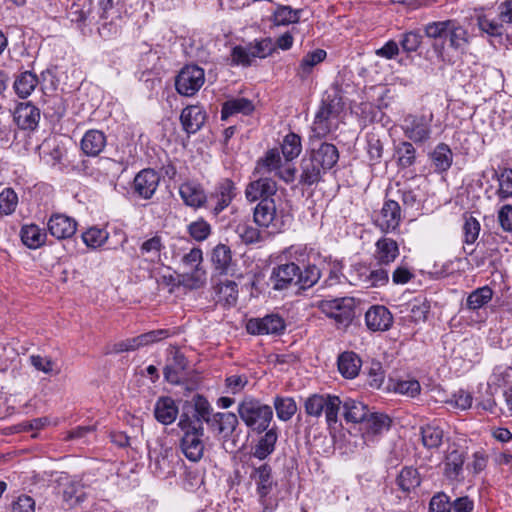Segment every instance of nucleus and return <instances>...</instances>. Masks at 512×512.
<instances>
[{
    "label": "nucleus",
    "mask_w": 512,
    "mask_h": 512,
    "mask_svg": "<svg viewBox=\"0 0 512 512\" xmlns=\"http://www.w3.org/2000/svg\"><path fill=\"white\" fill-rule=\"evenodd\" d=\"M274 407L277 417L282 421L290 420L297 411V405L290 397H276Z\"/></svg>",
    "instance_id": "nucleus-48"
},
{
    "label": "nucleus",
    "mask_w": 512,
    "mask_h": 512,
    "mask_svg": "<svg viewBox=\"0 0 512 512\" xmlns=\"http://www.w3.org/2000/svg\"><path fill=\"white\" fill-rule=\"evenodd\" d=\"M433 114L407 115L403 120L402 129L404 135L415 144L428 141L431 138Z\"/></svg>",
    "instance_id": "nucleus-8"
},
{
    "label": "nucleus",
    "mask_w": 512,
    "mask_h": 512,
    "mask_svg": "<svg viewBox=\"0 0 512 512\" xmlns=\"http://www.w3.org/2000/svg\"><path fill=\"white\" fill-rule=\"evenodd\" d=\"M421 386L415 379L399 381L395 385V391L409 397H415L420 393Z\"/></svg>",
    "instance_id": "nucleus-64"
},
{
    "label": "nucleus",
    "mask_w": 512,
    "mask_h": 512,
    "mask_svg": "<svg viewBox=\"0 0 512 512\" xmlns=\"http://www.w3.org/2000/svg\"><path fill=\"white\" fill-rule=\"evenodd\" d=\"M18 203L17 194L11 188H6L0 193V212L9 215L16 209Z\"/></svg>",
    "instance_id": "nucleus-57"
},
{
    "label": "nucleus",
    "mask_w": 512,
    "mask_h": 512,
    "mask_svg": "<svg viewBox=\"0 0 512 512\" xmlns=\"http://www.w3.org/2000/svg\"><path fill=\"white\" fill-rule=\"evenodd\" d=\"M420 434L422 444L427 449L439 448L443 442L444 431L439 425L435 423H429L421 426Z\"/></svg>",
    "instance_id": "nucleus-36"
},
{
    "label": "nucleus",
    "mask_w": 512,
    "mask_h": 512,
    "mask_svg": "<svg viewBox=\"0 0 512 512\" xmlns=\"http://www.w3.org/2000/svg\"><path fill=\"white\" fill-rule=\"evenodd\" d=\"M238 425V417L232 412L212 413L209 423L210 428L224 440H228L235 435Z\"/></svg>",
    "instance_id": "nucleus-17"
},
{
    "label": "nucleus",
    "mask_w": 512,
    "mask_h": 512,
    "mask_svg": "<svg viewBox=\"0 0 512 512\" xmlns=\"http://www.w3.org/2000/svg\"><path fill=\"white\" fill-rule=\"evenodd\" d=\"M183 436L180 440V448L184 456L191 462H198L204 455L205 444L204 431L181 430Z\"/></svg>",
    "instance_id": "nucleus-13"
},
{
    "label": "nucleus",
    "mask_w": 512,
    "mask_h": 512,
    "mask_svg": "<svg viewBox=\"0 0 512 512\" xmlns=\"http://www.w3.org/2000/svg\"><path fill=\"white\" fill-rule=\"evenodd\" d=\"M211 231V225L203 218H199L187 226L188 234L197 242L206 240L210 236Z\"/></svg>",
    "instance_id": "nucleus-52"
},
{
    "label": "nucleus",
    "mask_w": 512,
    "mask_h": 512,
    "mask_svg": "<svg viewBox=\"0 0 512 512\" xmlns=\"http://www.w3.org/2000/svg\"><path fill=\"white\" fill-rule=\"evenodd\" d=\"M452 504L450 503L449 497L443 493L435 494L429 502L430 512H451Z\"/></svg>",
    "instance_id": "nucleus-62"
},
{
    "label": "nucleus",
    "mask_w": 512,
    "mask_h": 512,
    "mask_svg": "<svg viewBox=\"0 0 512 512\" xmlns=\"http://www.w3.org/2000/svg\"><path fill=\"white\" fill-rule=\"evenodd\" d=\"M361 369V359L359 356L352 352H343L338 357V370L347 379L355 378Z\"/></svg>",
    "instance_id": "nucleus-34"
},
{
    "label": "nucleus",
    "mask_w": 512,
    "mask_h": 512,
    "mask_svg": "<svg viewBox=\"0 0 512 512\" xmlns=\"http://www.w3.org/2000/svg\"><path fill=\"white\" fill-rule=\"evenodd\" d=\"M341 407L343 409V417L348 423L361 424L369 413L367 405L351 398L341 401Z\"/></svg>",
    "instance_id": "nucleus-31"
},
{
    "label": "nucleus",
    "mask_w": 512,
    "mask_h": 512,
    "mask_svg": "<svg viewBox=\"0 0 512 512\" xmlns=\"http://www.w3.org/2000/svg\"><path fill=\"white\" fill-rule=\"evenodd\" d=\"M316 164L310 157L302 160L300 183L311 186L321 180L322 173H325L326 170Z\"/></svg>",
    "instance_id": "nucleus-38"
},
{
    "label": "nucleus",
    "mask_w": 512,
    "mask_h": 512,
    "mask_svg": "<svg viewBox=\"0 0 512 512\" xmlns=\"http://www.w3.org/2000/svg\"><path fill=\"white\" fill-rule=\"evenodd\" d=\"M401 208L397 201L386 200L373 215V222L383 233H394L401 222Z\"/></svg>",
    "instance_id": "nucleus-9"
},
{
    "label": "nucleus",
    "mask_w": 512,
    "mask_h": 512,
    "mask_svg": "<svg viewBox=\"0 0 512 512\" xmlns=\"http://www.w3.org/2000/svg\"><path fill=\"white\" fill-rule=\"evenodd\" d=\"M179 413L175 401L168 396L158 398L154 407V416L163 425L172 424Z\"/></svg>",
    "instance_id": "nucleus-28"
},
{
    "label": "nucleus",
    "mask_w": 512,
    "mask_h": 512,
    "mask_svg": "<svg viewBox=\"0 0 512 512\" xmlns=\"http://www.w3.org/2000/svg\"><path fill=\"white\" fill-rule=\"evenodd\" d=\"M286 328L285 321L276 314L262 318H251L246 323V330L251 335H280Z\"/></svg>",
    "instance_id": "nucleus-10"
},
{
    "label": "nucleus",
    "mask_w": 512,
    "mask_h": 512,
    "mask_svg": "<svg viewBox=\"0 0 512 512\" xmlns=\"http://www.w3.org/2000/svg\"><path fill=\"white\" fill-rule=\"evenodd\" d=\"M237 412L246 427L257 434L266 431L273 419L272 407L253 397H245L238 404Z\"/></svg>",
    "instance_id": "nucleus-3"
},
{
    "label": "nucleus",
    "mask_w": 512,
    "mask_h": 512,
    "mask_svg": "<svg viewBox=\"0 0 512 512\" xmlns=\"http://www.w3.org/2000/svg\"><path fill=\"white\" fill-rule=\"evenodd\" d=\"M181 283L190 289H198L206 282V271L201 267L191 268L181 275Z\"/></svg>",
    "instance_id": "nucleus-51"
},
{
    "label": "nucleus",
    "mask_w": 512,
    "mask_h": 512,
    "mask_svg": "<svg viewBox=\"0 0 512 512\" xmlns=\"http://www.w3.org/2000/svg\"><path fill=\"white\" fill-rule=\"evenodd\" d=\"M493 290L488 286H483L472 291L466 300V306L470 310H478L491 301Z\"/></svg>",
    "instance_id": "nucleus-42"
},
{
    "label": "nucleus",
    "mask_w": 512,
    "mask_h": 512,
    "mask_svg": "<svg viewBox=\"0 0 512 512\" xmlns=\"http://www.w3.org/2000/svg\"><path fill=\"white\" fill-rule=\"evenodd\" d=\"M299 273L300 267L293 262L278 265L273 269L270 277L273 289L283 290L292 283L297 285Z\"/></svg>",
    "instance_id": "nucleus-20"
},
{
    "label": "nucleus",
    "mask_w": 512,
    "mask_h": 512,
    "mask_svg": "<svg viewBox=\"0 0 512 512\" xmlns=\"http://www.w3.org/2000/svg\"><path fill=\"white\" fill-rule=\"evenodd\" d=\"M254 109L255 107L251 100L244 97L232 98L223 103L221 119L226 120L228 117L237 113L250 115Z\"/></svg>",
    "instance_id": "nucleus-32"
},
{
    "label": "nucleus",
    "mask_w": 512,
    "mask_h": 512,
    "mask_svg": "<svg viewBox=\"0 0 512 512\" xmlns=\"http://www.w3.org/2000/svg\"><path fill=\"white\" fill-rule=\"evenodd\" d=\"M289 215L278 210L274 199H262L253 210V221L259 228L281 232L286 226Z\"/></svg>",
    "instance_id": "nucleus-5"
},
{
    "label": "nucleus",
    "mask_w": 512,
    "mask_h": 512,
    "mask_svg": "<svg viewBox=\"0 0 512 512\" xmlns=\"http://www.w3.org/2000/svg\"><path fill=\"white\" fill-rule=\"evenodd\" d=\"M163 249V243L160 236H153L144 241L140 247L141 255H148L151 261L159 259L160 252Z\"/></svg>",
    "instance_id": "nucleus-56"
},
{
    "label": "nucleus",
    "mask_w": 512,
    "mask_h": 512,
    "mask_svg": "<svg viewBox=\"0 0 512 512\" xmlns=\"http://www.w3.org/2000/svg\"><path fill=\"white\" fill-rule=\"evenodd\" d=\"M105 146L106 136L100 130H88L81 140V149L88 156L99 155Z\"/></svg>",
    "instance_id": "nucleus-30"
},
{
    "label": "nucleus",
    "mask_w": 512,
    "mask_h": 512,
    "mask_svg": "<svg viewBox=\"0 0 512 512\" xmlns=\"http://www.w3.org/2000/svg\"><path fill=\"white\" fill-rule=\"evenodd\" d=\"M498 181L496 195L499 201H506L512 197V169L504 168L500 173H494Z\"/></svg>",
    "instance_id": "nucleus-43"
},
{
    "label": "nucleus",
    "mask_w": 512,
    "mask_h": 512,
    "mask_svg": "<svg viewBox=\"0 0 512 512\" xmlns=\"http://www.w3.org/2000/svg\"><path fill=\"white\" fill-rule=\"evenodd\" d=\"M430 158L435 167V171L445 172L452 165L453 154L447 144L440 143L432 151Z\"/></svg>",
    "instance_id": "nucleus-37"
},
{
    "label": "nucleus",
    "mask_w": 512,
    "mask_h": 512,
    "mask_svg": "<svg viewBox=\"0 0 512 512\" xmlns=\"http://www.w3.org/2000/svg\"><path fill=\"white\" fill-rule=\"evenodd\" d=\"M213 408L201 394H195L182 405L178 427L180 430L204 431L203 423L209 425Z\"/></svg>",
    "instance_id": "nucleus-2"
},
{
    "label": "nucleus",
    "mask_w": 512,
    "mask_h": 512,
    "mask_svg": "<svg viewBox=\"0 0 512 512\" xmlns=\"http://www.w3.org/2000/svg\"><path fill=\"white\" fill-rule=\"evenodd\" d=\"M21 239L28 248L36 249L45 243L46 233L37 225H27L21 229Z\"/></svg>",
    "instance_id": "nucleus-41"
},
{
    "label": "nucleus",
    "mask_w": 512,
    "mask_h": 512,
    "mask_svg": "<svg viewBox=\"0 0 512 512\" xmlns=\"http://www.w3.org/2000/svg\"><path fill=\"white\" fill-rule=\"evenodd\" d=\"M237 235L243 243L250 245L262 241V234L259 228L252 226L247 222H241L235 229Z\"/></svg>",
    "instance_id": "nucleus-49"
},
{
    "label": "nucleus",
    "mask_w": 512,
    "mask_h": 512,
    "mask_svg": "<svg viewBox=\"0 0 512 512\" xmlns=\"http://www.w3.org/2000/svg\"><path fill=\"white\" fill-rule=\"evenodd\" d=\"M281 150L287 161H291L298 157L302 150L300 136L295 133L287 134L283 139Z\"/></svg>",
    "instance_id": "nucleus-47"
},
{
    "label": "nucleus",
    "mask_w": 512,
    "mask_h": 512,
    "mask_svg": "<svg viewBox=\"0 0 512 512\" xmlns=\"http://www.w3.org/2000/svg\"><path fill=\"white\" fill-rule=\"evenodd\" d=\"M160 182L159 174L153 169H143L134 178L133 191L143 199H151Z\"/></svg>",
    "instance_id": "nucleus-16"
},
{
    "label": "nucleus",
    "mask_w": 512,
    "mask_h": 512,
    "mask_svg": "<svg viewBox=\"0 0 512 512\" xmlns=\"http://www.w3.org/2000/svg\"><path fill=\"white\" fill-rule=\"evenodd\" d=\"M278 190L277 182L268 176L250 182L245 189V197L249 202L262 199H273Z\"/></svg>",
    "instance_id": "nucleus-14"
},
{
    "label": "nucleus",
    "mask_w": 512,
    "mask_h": 512,
    "mask_svg": "<svg viewBox=\"0 0 512 512\" xmlns=\"http://www.w3.org/2000/svg\"><path fill=\"white\" fill-rule=\"evenodd\" d=\"M187 366L186 357L179 350H175L164 368L165 379L169 383L179 384L185 378Z\"/></svg>",
    "instance_id": "nucleus-26"
},
{
    "label": "nucleus",
    "mask_w": 512,
    "mask_h": 512,
    "mask_svg": "<svg viewBox=\"0 0 512 512\" xmlns=\"http://www.w3.org/2000/svg\"><path fill=\"white\" fill-rule=\"evenodd\" d=\"M389 281V271L381 266L380 268L370 270L365 278V282L370 287H382Z\"/></svg>",
    "instance_id": "nucleus-60"
},
{
    "label": "nucleus",
    "mask_w": 512,
    "mask_h": 512,
    "mask_svg": "<svg viewBox=\"0 0 512 512\" xmlns=\"http://www.w3.org/2000/svg\"><path fill=\"white\" fill-rule=\"evenodd\" d=\"M422 35L419 30H412L402 34L400 45L404 52L411 53L417 51L422 43Z\"/></svg>",
    "instance_id": "nucleus-55"
},
{
    "label": "nucleus",
    "mask_w": 512,
    "mask_h": 512,
    "mask_svg": "<svg viewBox=\"0 0 512 512\" xmlns=\"http://www.w3.org/2000/svg\"><path fill=\"white\" fill-rule=\"evenodd\" d=\"M249 47L254 58H265L275 50V45L271 38H264Z\"/></svg>",
    "instance_id": "nucleus-63"
},
{
    "label": "nucleus",
    "mask_w": 512,
    "mask_h": 512,
    "mask_svg": "<svg viewBox=\"0 0 512 512\" xmlns=\"http://www.w3.org/2000/svg\"><path fill=\"white\" fill-rule=\"evenodd\" d=\"M464 243L474 244L480 233V223L472 215L464 216Z\"/></svg>",
    "instance_id": "nucleus-54"
},
{
    "label": "nucleus",
    "mask_w": 512,
    "mask_h": 512,
    "mask_svg": "<svg viewBox=\"0 0 512 512\" xmlns=\"http://www.w3.org/2000/svg\"><path fill=\"white\" fill-rule=\"evenodd\" d=\"M264 432V435L260 437L252 451V456L260 461L265 460L274 452L278 441V429L276 426L267 428Z\"/></svg>",
    "instance_id": "nucleus-27"
},
{
    "label": "nucleus",
    "mask_w": 512,
    "mask_h": 512,
    "mask_svg": "<svg viewBox=\"0 0 512 512\" xmlns=\"http://www.w3.org/2000/svg\"><path fill=\"white\" fill-rule=\"evenodd\" d=\"M464 455L463 452L457 448L448 451L445 457V475L449 479H456L463 468Z\"/></svg>",
    "instance_id": "nucleus-39"
},
{
    "label": "nucleus",
    "mask_w": 512,
    "mask_h": 512,
    "mask_svg": "<svg viewBox=\"0 0 512 512\" xmlns=\"http://www.w3.org/2000/svg\"><path fill=\"white\" fill-rule=\"evenodd\" d=\"M304 407L305 412L312 417L319 418L324 412L329 428H334L338 423L341 399L336 395L313 394L305 400Z\"/></svg>",
    "instance_id": "nucleus-4"
},
{
    "label": "nucleus",
    "mask_w": 512,
    "mask_h": 512,
    "mask_svg": "<svg viewBox=\"0 0 512 512\" xmlns=\"http://www.w3.org/2000/svg\"><path fill=\"white\" fill-rule=\"evenodd\" d=\"M391 419L381 413H371L367 415L361 423L362 437L365 444L373 442L375 438L384 431L389 430Z\"/></svg>",
    "instance_id": "nucleus-15"
},
{
    "label": "nucleus",
    "mask_w": 512,
    "mask_h": 512,
    "mask_svg": "<svg viewBox=\"0 0 512 512\" xmlns=\"http://www.w3.org/2000/svg\"><path fill=\"white\" fill-rule=\"evenodd\" d=\"M108 232L97 227L89 228L82 234L83 242L90 248L101 247L108 240Z\"/></svg>",
    "instance_id": "nucleus-53"
},
{
    "label": "nucleus",
    "mask_w": 512,
    "mask_h": 512,
    "mask_svg": "<svg viewBox=\"0 0 512 512\" xmlns=\"http://www.w3.org/2000/svg\"><path fill=\"white\" fill-rule=\"evenodd\" d=\"M302 9H293L289 5L279 4L270 17L274 26H288L299 22Z\"/></svg>",
    "instance_id": "nucleus-33"
},
{
    "label": "nucleus",
    "mask_w": 512,
    "mask_h": 512,
    "mask_svg": "<svg viewBox=\"0 0 512 512\" xmlns=\"http://www.w3.org/2000/svg\"><path fill=\"white\" fill-rule=\"evenodd\" d=\"M365 322L372 331H386L391 327L393 317L385 306L375 305L366 312Z\"/></svg>",
    "instance_id": "nucleus-23"
},
{
    "label": "nucleus",
    "mask_w": 512,
    "mask_h": 512,
    "mask_svg": "<svg viewBox=\"0 0 512 512\" xmlns=\"http://www.w3.org/2000/svg\"><path fill=\"white\" fill-rule=\"evenodd\" d=\"M326 51L323 49H316L307 53L299 64L298 74L301 78H305L318 63L326 58Z\"/></svg>",
    "instance_id": "nucleus-46"
},
{
    "label": "nucleus",
    "mask_w": 512,
    "mask_h": 512,
    "mask_svg": "<svg viewBox=\"0 0 512 512\" xmlns=\"http://www.w3.org/2000/svg\"><path fill=\"white\" fill-rule=\"evenodd\" d=\"M478 25L483 32L491 36H501L504 33V23L500 20L489 19L483 16L479 17Z\"/></svg>",
    "instance_id": "nucleus-59"
},
{
    "label": "nucleus",
    "mask_w": 512,
    "mask_h": 512,
    "mask_svg": "<svg viewBox=\"0 0 512 512\" xmlns=\"http://www.w3.org/2000/svg\"><path fill=\"white\" fill-rule=\"evenodd\" d=\"M205 82V71L198 65H186L175 78L176 91L183 96H194Z\"/></svg>",
    "instance_id": "nucleus-7"
},
{
    "label": "nucleus",
    "mask_w": 512,
    "mask_h": 512,
    "mask_svg": "<svg viewBox=\"0 0 512 512\" xmlns=\"http://www.w3.org/2000/svg\"><path fill=\"white\" fill-rule=\"evenodd\" d=\"M398 164L402 168H408L415 163L416 150L411 142H400L396 148Z\"/></svg>",
    "instance_id": "nucleus-50"
},
{
    "label": "nucleus",
    "mask_w": 512,
    "mask_h": 512,
    "mask_svg": "<svg viewBox=\"0 0 512 512\" xmlns=\"http://www.w3.org/2000/svg\"><path fill=\"white\" fill-rule=\"evenodd\" d=\"M449 41V46L463 52L468 44V31L458 21L449 20L444 38Z\"/></svg>",
    "instance_id": "nucleus-29"
},
{
    "label": "nucleus",
    "mask_w": 512,
    "mask_h": 512,
    "mask_svg": "<svg viewBox=\"0 0 512 512\" xmlns=\"http://www.w3.org/2000/svg\"><path fill=\"white\" fill-rule=\"evenodd\" d=\"M40 120V110L31 102L19 103L14 111V121L22 130H34Z\"/></svg>",
    "instance_id": "nucleus-21"
},
{
    "label": "nucleus",
    "mask_w": 512,
    "mask_h": 512,
    "mask_svg": "<svg viewBox=\"0 0 512 512\" xmlns=\"http://www.w3.org/2000/svg\"><path fill=\"white\" fill-rule=\"evenodd\" d=\"M310 158L313 159L324 170H330L338 162L339 152L334 144L321 142L318 140H310Z\"/></svg>",
    "instance_id": "nucleus-12"
},
{
    "label": "nucleus",
    "mask_w": 512,
    "mask_h": 512,
    "mask_svg": "<svg viewBox=\"0 0 512 512\" xmlns=\"http://www.w3.org/2000/svg\"><path fill=\"white\" fill-rule=\"evenodd\" d=\"M48 230L57 239L72 237L77 229L76 221L64 214H54L48 221Z\"/></svg>",
    "instance_id": "nucleus-24"
},
{
    "label": "nucleus",
    "mask_w": 512,
    "mask_h": 512,
    "mask_svg": "<svg viewBox=\"0 0 512 512\" xmlns=\"http://www.w3.org/2000/svg\"><path fill=\"white\" fill-rule=\"evenodd\" d=\"M311 139L319 140L337 129V116L330 106H322L315 115Z\"/></svg>",
    "instance_id": "nucleus-18"
},
{
    "label": "nucleus",
    "mask_w": 512,
    "mask_h": 512,
    "mask_svg": "<svg viewBox=\"0 0 512 512\" xmlns=\"http://www.w3.org/2000/svg\"><path fill=\"white\" fill-rule=\"evenodd\" d=\"M250 47L235 46L231 51V63L233 65L250 66L252 59Z\"/></svg>",
    "instance_id": "nucleus-61"
},
{
    "label": "nucleus",
    "mask_w": 512,
    "mask_h": 512,
    "mask_svg": "<svg viewBox=\"0 0 512 512\" xmlns=\"http://www.w3.org/2000/svg\"><path fill=\"white\" fill-rule=\"evenodd\" d=\"M249 477L255 484L262 512H274L278 507L279 498L278 483L273 478L271 466L267 463L252 465Z\"/></svg>",
    "instance_id": "nucleus-1"
},
{
    "label": "nucleus",
    "mask_w": 512,
    "mask_h": 512,
    "mask_svg": "<svg viewBox=\"0 0 512 512\" xmlns=\"http://www.w3.org/2000/svg\"><path fill=\"white\" fill-rule=\"evenodd\" d=\"M281 167V157L277 150H269L265 157L258 161L257 169L261 171L265 169L267 172H277Z\"/></svg>",
    "instance_id": "nucleus-58"
},
{
    "label": "nucleus",
    "mask_w": 512,
    "mask_h": 512,
    "mask_svg": "<svg viewBox=\"0 0 512 512\" xmlns=\"http://www.w3.org/2000/svg\"><path fill=\"white\" fill-rule=\"evenodd\" d=\"M212 264L219 274H228L232 266V252L225 244H218L212 251Z\"/></svg>",
    "instance_id": "nucleus-35"
},
{
    "label": "nucleus",
    "mask_w": 512,
    "mask_h": 512,
    "mask_svg": "<svg viewBox=\"0 0 512 512\" xmlns=\"http://www.w3.org/2000/svg\"><path fill=\"white\" fill-rule=\"evenodd\" d=\"M179 194L185 205L194 209L207 208L208 196L199 183L193 181L182 183L179 187Z\"/></svg>",
    "instance_id": "nucleus-19"
},
{
    "label": "nucleus",
    "mask_w": 512,
    "mask_h": 512,
    "mask_svg": "<svg viewBox=\"0 0 512 512\" xmlns=\"http://www.w3.org/2000/svg\"><path fill=\"white\" fill-rule=\"evenodd\" d=\"M206 120L205 111L197 105L185 107L180 115V122L187 134L198 132Z\"/></svg>",
    "instance_id": "nucleus-25"
},
{
    "label": "nucleus",
    "mask_w": 512,
    "mask_h": 512,
    "mask_svg": "<svg viewBox=\"0 0 512 512\" xmlns=\"http://www.w3.org/2000/svg\"><path fill=\"white\" fill-rule=\"evenodd\" d=\"M322 274V269L315 264H307L297 278V285L301 288H310L318 282Z\"/></svg>",
    "instance_id": "nucleus-45"
},
{
    "label": "nucleus",
    "mask_w": 512,
    "mask_h": 512,
    "mask_svg": "<svg viewBox=\"0 0 512 512\" xmlns=\"http://www.w3.org/2000/svg\"><path fill=\"white\" fill-rule=\"evenodd\" d=\"M399 254V245L394 239L383 236L376 241L373 257L380 266L391 264Z\"/></svg>",
    "instance_id": "nucleus-22"
},
{
    "label": "nucleus",
    "mask_w": 512,
    "mask_h": 512,
    "mask_svg": "<svg viewBox=\"0 0 512 512\" xmlns=\"http://www.w3.org/2000/svg\"><path fill=\"white\" fill-rule=\"evenodd\" d=\"M317 307L339 327H347L355 317V301L350 297L324 299L317 303Z\"/></svg>",
    "instance_id": "nucleus-6"
},
{
    "label": "nucleus",
    "mask_w": 512,
    "mask_h": 512,
    "mask_svg": "<svg viewBox=\"0 0 512 512\" xmlns=\"http://www.w3.org/2000/svg\"><path fill=\"white\" fill-rule=\"evenodd\" d=\"M38 85L36 74L25 71L14 81V90L20 98H27Z\"/></svg>",
    "instance_id": "nucleus-40"
},
{
    "label": "nucleus",
    "mask_w": 512,
    "mask_h": 512,
    "mask_svg": "<svg viewBox=\"0 0 512 512\" xmlns=\"http://www.w3.org/2000/svg\"><path fill=\"white\" fill-rule=\"evenodd\" d=\"M235 184L230 179L218 183L215 191L208 196L207 209L217 216L227 208L235 197Z\"/></svg>",
    "instance_id": "nucleus-11"
},
{
    "label": "nucleus",
    "mask_w": 512,
    "mask_h": 512,
    "mask_svg": "<svg viewBox=\"0 0 512 512\" xmlns=\"http://www.w3.org/2000/svg\"><path fill=\"white\" fill-rule=\"evenodd\" d=\"M420 483V475L418 471L412 467H404L397 477V484L404 492L411 491L418 487Z\"/></svg>",
    "instance_id": "nucleus-44"
}]
</instances>
